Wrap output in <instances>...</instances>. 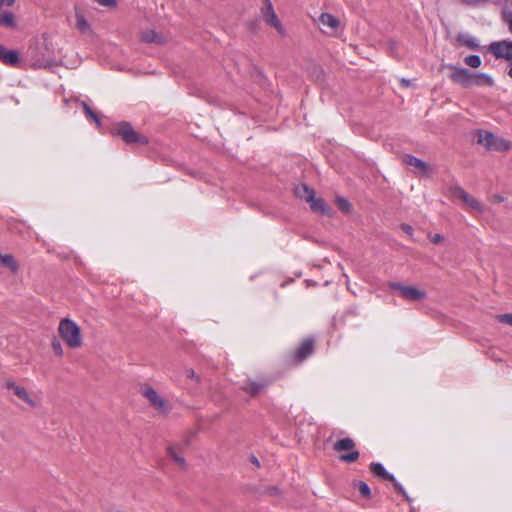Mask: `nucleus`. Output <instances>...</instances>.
Listing matches in <instances>:
<instances>
[{"label":"nucleus","instance_id":"nucleus-1","mask_svg":"<svg viewBox=\"0 0 512 512\" xmlns=\"http://www.w3.org/2000/svg\"><path fill=\"white\" fill-rule=\"evenodd\" d=\"M444 67L451 70L449 74L450 80L463 88L486 85L492 87L494 79L487 73L473 72L467 68L457 67L454 64H444Z\"/></svg>","mask_w":512,"mask_h":512},{"label":"nucleus","instance_id":"nucleus-2","mask_svg":"<svg viewBox=\"0 0 512 512\" xmlns=\"http://www.w3.org/2000/svg\"><path fill=\"white\" fill-rule=\"evenodd\" d=\"M58 331L61 338L70 348H78L82 345L80 327L73 320L69 318L62 319L59 323Z\"/></svg>","mask_w":512,"mask_h":512},{"label":"nucleus","instance_id":"nucleus-3","mask_svg":"<svg viewBox=\"0 0 512 512\" xmlns=\"http://www.w3.org/2000/svg\"><path fill=\"white\" fill-rule=\"evenodd\" d=\"M112 134L119 136L126 144H148V138L138 134L131 123L126 121L118 123V125L113 129Z\"/></svg>","mask_w":512,"mask_h":512},{"label":"nucleus","instance_id":"nucleus-4","mask_svg":"<svg viewBox=\"0 0 512 512\" xmlns=\"http://www.w3.org/2000/svg\"><path fill=\"white\" fill-rule=\"evenodd\" d=\"M354 447H355V443H354L353 439H351L349 437L341 438V439L337 440L333 445V449L337 452H341L344 450H351L349 453L342 454L340 456V459L347 463H353V462L357 461L360 456L359 451L354 450Z\"/></svg>","mask_w":512,"mask_h":512},{"label":"nucleus","instance_id":"nucleus-5","mask_svg":"<svg viewBox=\"0 0 512 512\" xmlns=\"http://www.w3.org/2000/svg\"><path fill=\"white\" fill-rule=\"evenodd\" d=\"M261 14L264 21L271 27L275 28L278 33L284 35V28L276 15L271 0H262Z\"/></svg>","mask_w":512,"mask_h":512},{"label":"nucleus","instance_id":"nucleus-6","mask_svg":"<svg viewBox=\"0 0 512 512\" xmlns=\"http://www.w3.org/2000/svg\"><path fill=\"white\" fill-rule=\"evenodd\" d=\"M261 14L264 21L271 27L275 28L278 33L284 35V28L276 15L271 0H262Z\"/></svg>","mask_w":512,"mask_h":512},{"label":"nucleus","instance_id":"nucleus-7","mask_svg":"<svg viewBox=\"0 0 512 512\" xmlns=\"http://www.w3.org/2000/svg\"><path fill=\"white\" fill-rule=\"evenodd\" d=\"M261 14L264 21L271 27L275 28L278 33L284 35V28L276 15L271 0H262Z\"/></svg>","mask_w":512,"mask_h":512},{"label":"nucleus","instance_id":"nucleus-8","mask_svg":"<svg viewBox=\"0 0 512 512\" xmlns=\"http://www.w3.org/2000/svg\"><path fill=\"white\" fill-rule=\"evenodd\" d=\"M488 52L496 59L510 60L512 58V41H493L488 45Z\"/></svg>","mask_w":512,"mask_h":512},{"label":"nucleus","instance_id":"nucleus-9","mask_svg":"<svg viewBox=\"0 0 512 512\" xmlns=\"http://www.w3.org/2000/svg\"><path fill=\"white\" fill-rule=\"evenodd\" d=\"M389 288L392 290H398L402 297L409 301H421L426 298L425 291L412 286H406L399 282H390Z\"/></svg>","mask_w":512,"mask_h":512},{"label":"nucleus","instance_id":"nucleus-10","mask_svg":"<svg viewBox=\"0 0 512 512\" xmlns=\"http://www.w3.org/2000/svg\"><path fill=\"white\" fill-rule=\"evenodd\" d=\"M141 394L149 401L150 405L154 408L167 412L169 410L168 402L158 395L157 391L151 386H144L141 389Z\"/></svg>","mask_w":512,"mask_h":512},{"label":"nucleus","instance_id":"nucleus-11","mask_svg":"<svg viewBox=\"0 0 512 512\" xmlns=\"http://www.w3.org/2000/svg\"><path fill=\"white\" fill-rule=\"evenodd\" d=\"M314 352V340L312 338H307L302 341L300 346L295 351L294 357L299 360L303 361L308 356H310Z\"/></svg>","mask_w":512,"mask_h":512},{"label":"nucleus","instance_id":"nucleus-12","mask_svg":"<svg viewBox=\"0 0 512 512\" xmlns=\"http://www.w3.org/2000/svg\"><path fill=\"white\" fill-rule=\"evenodd\" d=\"M20 60L18 51L14 49H7L4 45L0 44V61L6 65L14 66Z\"/></svg>","mask_w":512,"mask_h":512},{"label":"nucleus","instance_id":"nucleus-13","mask_svg":"<svg viewBox=\"0 0 512 512\" xmlns=\"http://www.w3.org/2000/svg\"><path fill=\"white\" fill-rule=\"evenodd\" d=\"M5 386L8 389L13 390L14 394L22 401L26 402L30 406H34L35 402L30 398L26 389L22 386L16 385L15 382L7 381Z\"/></svg>","mask_w":512,"mask_h":512},{"label":"nucleus","instance_id":"nucleus-14","mask_svg":"<svg viewBox=\"0 0 512 512\" xmlns=\"http://www.w3.org/2000/svg\"><path fill=\"white\" fill-rule=\"evenodd\" d=\"M457 43L461 46H465L471 50H479V40L469 33H459L456 37Z\"/></svg>","mask_w":512,"mask_h":512},{"label":"nucleus","instance_id":"nucleus-15","mask_svg":"<svg viewBox=\"0 0 512 512\" xmlns=\"http://www.w3.org/2000/svg\"><path fill=\"white\" fill-rule=\"evenodd\" d=\"M477 142L482 144L488 150H494L496 137L494 134L487 130H478Z\"/></svg>","mask_w":512,"mask_h":512},{"label":"nucleus","instance_id":"nucleus-16","mask_svg":"<svg viewBox=\"0 0 512 512\" xmlns=\"http://www.w3.org/2000/svg\"><path fill=\"white\" fill-rule=\"evenodd\" d=\"M370 470L373 473V475H375L381 479L389 480V481L395 480L394 474L388 472L386 470V468L383 466V464L380 462H372L370 464Z\"/></svg>","mask_w":512,"mask_h":512},{"label":"nucleus","instance_id":"nucleus-17","mask_svg":"<svg viewBox=\"0 0 512 512\" xmlns=\"http://www.w3.org/2000/svg\"><path fill=\"white\" fill-rule=\"evenodd\" d=\"M269 383L267 381H251L242 387L243 391L248 393L250 396H256L267 388Z\"/></svg>","mask_w":512,"mask_h":512},{"label":"nucleus","instance_id":"nucleus-18","mask_svg":"<svg viewBox=\"0 0 512 512\" xmlns=\"http://www.w3.org/2000/svg\"><path fill=\"white\" fill-rule=\"evenodd\" d=\"M294 193L296 197L305 200L306 202H309L313 199L315 195V190L311 187H309L307 184H300L297 185L294 189Z\"/></svg>","mask_w":512,"mask_h":512},{"label":"nucleus","instance_id":"nucleus-19","mask_svg":"<svg viewBox=\"0 0 512 512\" xmlns=\"http://www.w3.org/2000/svg\"><path fill=\"white\" fill-rule=\"evenodd\" d=\"M310 204V208L313 212L319 213L321 215L329 214V207L325 203V201L321 198H316L314 195L313 199L308 202Z\"/></svg>","mask_w":512,"mask_h":512},{"label":"nucleus","instance_id":"nucleus-20","mask_svg":"<svg viewBox=\"0 0 512 512\" xmlns=\"http://www.w3.org/2000/svg\"><path fill=\"white\" fill-rule=\"evenodd\" d=\"M404 161L408 166L415 167L424 173L428 170V164L426 162L411 154H406Z\"/></svg>","mask_w":512,"mask_h":512},{"label":"nucleus","instance_id":"nucleus-21","mask_svg":"<svg viewBox=\"0 0 512 512\" xmlns=\"http://www.w3.org/2000/svg\"><path fill=\"white\" fill-rule=\"evenodd\" d=\"M17 22L11 11H0V26L14 28Z\"/></svg>","mask_w":512,"mask_h":512},{"label":"nucleus","instance_id":"nucleus-22","mask_svg":"<svg viewBox=\"0 0 512 512\" xmlns=\"http://www.w3.org/2000/svg\"><path fill=\"white\" fill-rule=\"evenodd\" d=\"M0 266L8 268L12 273H16L18 271V264L15 261V258L11 254H5L0 259Z\"/></svg>","mask_w":512,"mask_h":512},{"label":"nucleus","instance_id":"nucleus-23","mask_svg":"<svg viewBox=\"0 0 512 512\" xmlns=\"http://www.w3.org/2000/svg\"><path fill=\"white\" fill-rule=\"evenodd\" d=\"M319 21L323 26H327L331 29H336L339 26V20L329 13H322Z\"/></svg>","mask_w":512,"mask_h":512},{"label":"nucleus","instance_id":"nucleus-24","mask_svg":"<svg viewBox=\"0 0 512 512\" xmlns=\"http://www.w3.org/2000/svg\"><path fill=\"white\" fill-rule=\"evenodd\" d=\"M81 105L83 107V110H84L86 116L89 119H91L92 121H94L98 127H100L101 119L99 118V116L89 107V105L86 102L82 101Z\"/></svg>","mask_w":512,"mask_h":512},{"label":"nucleus","instance_id":"nucleus-25","mask_svg":"<svg viewBox=\"0 0 512 512\" xmlns=\"http://www.w3.org/2000/svg\"><path fill=\"white\" fill-rule=\"evenodd\" d=\"M464 63L471 68H478L481 66L482 60L479 55L472 54L464 58Z\"/></svg>","mask_w":512,"mask_h":512},{"label":"nucleus","instance_id":"nucleus-26","mask_svg":"<svg viewBox=\"0 0 512 512\" xmlns=\"http://www.w3.org/2000/svg\"><path fill=\"white\" fill-rule=\"evenodd\" d=\"M76 27L81 32H85L90 29V24L82 14L77 13L76 14Z\"/></svg>","mask_w":512,"mask_h":512},{"label":"nucleus","instance_id":"nucleus-27","mask_svg":"<svg viewBox=\"0 0 512 512\" xmlns=\"http://www.w3.org/2000/svg\"><path fill=\"white\" fill-rule=\"evenodd\" d=\"M467 205H469L470 207L478 210V211H481L482 210V206L481 204L475 199L473 198L471 195H469L468 193H465L462 198H461Z\"/></svg>","mask_w":512,"mask_h":512},{"label":"nucleus","instance_id":"nucleus-28","mask_svg":"<svg viewBox=\"0 0 512 512\" xmlns=\"http://www.w3.org/2000/svg\"><path fill=\"white\" fill-rule=\"evenodd\" d=\"M467 205H469L470 207L478 210V211H481L482 210V206L481 204L475 199L473 198L471 195H469L468 193H465L462 198H461Z\"/></svg>","mask_w":512,"mask_h":512},{"label":"nucleus","instance_id":"nucleus-29","mask_svg":"<svg viewBox=\"0 0 512 512\" xmlns=\"http://www.w3.org/2000/svg\"><path fill=\"white\" fill-rule=\"evenodd\" d=\"M336 202L341 211L346 212V213L351 211L352 205L346 198L338 196L336 198Z\"/></svg>","mask_w":512,"mask_h":512},{"label":"nucleus","instance_id":"nucleus-30","mask_svg":"<svg viewBox=\"0 0 512 512\" xmlns=\"http://www.w3.org/2000/svg\"><path fill=\"white\" fill-rule=\"evenodd\" d=\"M357 488H358V491L359 493L364 497V498H371V490H370V487L369 485L364 482V481H359L358 484L356 485Z\"/></svg>","mask_w":512,"mask_h":512},{"label":"nucleus","instance_id":"nucleus-31","mask_svg":"<svg viewBox=\"0 0 512 512\" xmlns=\"http://www.w3.org/2000/svg\"><path fill=\"white\" fill-rule=\"evenodd\" d=\"M158 34L154 30H147L142 34V40L146 43L158 42Z\"/></svg>","mask_w":512,"mask_h":512},{"label":"nucleus","instance_id":"nucleus-32","mask_svg":"<svg viewBox=\"0 0 512 512\" xmlns=\"http://www.w3.org/2000/svg\"><path fill=\"white\" fill-rule=\"evenodd\" d=\"M502 21L508 26L509 31L512 33V10L511 9H503L502 10Z\"/></svg>","mask_w":512,"mask_h":512},{"label":"nucleus","instance_id":"nucleus-33","mask_svg":"<svg viewBox=\"0 0 512 512\" xmlns=\"http://www.w3.org/2000/svg\"><path fill=\"white\" fill-rule=\"evenodd\" d=\"M391 482L393 483V486H394V488L396 489V491H397L400 495H402L406 501L411 502V500H412V499H411V498H410V496L407 494V492H406L405 488L403 487V485H402L400 482H398L396 478H395V480H394V481H391Z\"/></svg>","mask_w":512,"mask_h":512},{"label":"nucleus","instance_id":"nucleus-34","mask_svg":"<svg viewBox=\"0 0 512 512\" xmlns=\"http://www.w3.org/2000/svg\"><path fill=\"white\" fill-rule=\"evenodd\" d=\"M169 456L179 465H185V459L182 455L178 454L172 447L168 448Z\"/></svg>","mask_w":512,"mask_h":512},{"label":"nucleus","instance_id":"nucleus-35","mask_svg":"<svg viewBox=\"0 0 512 512\" xmlns=\"http://www.w3.org/2000/svg\"><path fill=\"white\" fill-rule=\"evenodd\" d=\"M508 149H510V143L507 140L496 138L494 150L505 151Z\"/></svg>","mask_w":512,"mask_h":512},{"label":"nucleus","instance_id":"nucleus-36","mask_svg":"<svg viewBox=\"0 0 512 512\" xmlns=\"http://www.w3.org/2000/svg\"><path fill=\"white\" fill-rule=\"evenodd\" d=\"M52 349L55 352L56 355L62 356L63 355V349L60 341L58 339H54L51 343Z\"/></svg>","mask_w":512,"mask_h":512},{"label":"nucleus","instance_id":"nucleus-37","mask_svg":"<svg viewBox=\"0 0 512 512\" xmlns=\"http://www.w3.org/2000/svg\"><path fill=\"white\" fill-rule=\"evenodd\" d=\"M498 320L501 323L512 326V313H505L498 315Z\"/></svg>","mask_w":512,"mask_h":512},{"label":"nucleus","instance_id":"nucleus-38","mask_svg":"<svg viewBox=\"0 0 512 512\" xmlns=\"http://www.w3.org/2000/svg\"><path fill=\"white\" fill-rule=\"evenodd\" d=\"M428 238L431 243L433 244H439L441 241L444 240V236L442 234L436 233V234H429Z\"/></svg>","mask_w":512,"mask_h":512},{"label":"nucleus","instance_id":"nucleus-39","mask_svg":"<svg viewBox=\"0 0 512 512\" xmlns=\"http://www.w3.org/2000/svg\"><path fill=\"white\" fill-rule=\"evenodd\" d=\"M453 195L458 198H462V196L467 193L462 187L455 186L452 188Z\"/></svg>","mask_w":512,"mask_h":512},{"label":"nucleus","instance_id":"nucleus-40","mask_svg":"<svg viewBox=\"0 0 512 512\" xmlns=\"http://www.w3.org/2000/svg\"><path fill=\"white\" fill-rule=\"evenodd\" d=\"M401 228H402L403 232H405L406 234H408L410 236L413 234L414 229H413V227L411 225H409V224H402Z\"/></svg>","mask_w":512,"mask_h":512},{"label":"nucleus","instance_id":"nucleus-41","mask_svg":"<svg viewBox=\"0 0 512 512\" xmlns=\"http://www.w3.org/2000/svg\"><path fill=\"white\" fill-rule=\"evenodd\" d=\"M267 492L269 495L276 496L280 493V490L277 486H270L267 488Z\"/></svg>","mask_w":512,"mask_h":512},{"label":"nucleus","instance_id":"nucleus-42","mask_svg":"<svg viewBox=\"0 0 512 512\" xmlns=\"http://www.w3.org/2000/svg\"><path fill=\"white\" fill-rule=\"evenodd\" d=\"M16 0H0V7H11L14 5Z\"/></svg>","mask_w":512,"mask_h":512},{"label":"nucleus","instance_id":"nucleus-43","mask_svg":"<svg viewBox=\"0 0 512 512\" xmlns=\"http://www.w3.org/2000/svg\"><path fill=\"white\" fill-rule=\"evenodd\" d=\"M186 373H187V376L191 379H195V380L199 379L198 375L195 373V371L193 369H187Z\"/></svg>","mask_w":512,"mask_h":512},{"label":"nucleus","instance_id":"nucleus-44","mask_svg":"<svg viewBox=\"0 0 512 512\" xmlns=\"http://www.w3.org/2000/svg\"><path fill=\"white\" fill-rule=\"evenodd\" d=\"M462 1L468 5H476V4L483 2L484 0H462Z\"/></svg>","mask_w":512,"mask_h":512},{"label":"nucleus","instance_id":"nucleus-45","mask_svg":"<svg viewBox=\"0 0 512 512\" xmlns=\"http://www.w3.org/2000/svg\"><path fill=\"white\" fill-rule=\"evenodd\" d=\"M509 62L508 66H509V69L507 71V74L510 78H512V58L510 60H507Z\"/></svg>","mask_w":512,"mask_h":512},{"label":"nucleus","instance_id":"nucleus-46","mask_svg":"<svg viewBox=\"0 0 512 512\" xmlns=\"http://www.w3.org/2000/svg\"><path fill=\"white\" fill-rule=\"evenodd\" d=\"M251 462H252L253 464H255L257 467H259V465H260V464H259V460H258V459H257V457H256V456H254V455H252V456H251Z\"/></svg>","mask_w":512,"mask_h":512},{"label":"nucleus","instance_id":"nucleus-47","mask_svg":"<svg viewBox=\"0 0 512 512\" xmlns=\"http://www.w3.org/2000/svg\"><path fill=\"white\" fill-rule=\"evenodd\" d=\"M401 83H402L404 86H406V87H407V86H409V85L411 84V81H410V80H408V79H404V78H403V79L401 80Z\"/></svg>","mask_w":512,"mask_h":512}]
</instances>
